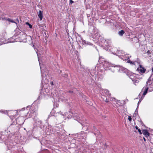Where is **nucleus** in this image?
I'll return each instance as SVG.
<instances>
[{
  "instance_id": "f257e3e1",
  "label": "nucleus",
  "mask_w": 153,
  "mask_h": 153,
  "mask_svg": "<svg viewBox=\"0 0 153 153\" xmlns=\"http://www.w3.org/2000/svg\"><path fill=\"white\" fill-rule=\"evenodd\" d=\"M130 78L131 79L136 85L139 82L140 79L139 75L138 74H134L131 75L129 76Z\"/></svg>"
},
{
  "instance_id": "f03ea898",
  "label": "nucleus",
  "mask_w": 153,
  "mask_h": 153,
  "mask_svg": "<svg viewBox=\"0 0 153 153\" xmlns=\"http://www.w3.org/2000/svg\"><path fill=\"white\" fill-rule=\"evenodd\" d=\"M146 70V69L140 65H139V67L137 69V71L142 73H144Z\"/></svg>"
},
{
  "instance_id": "7ed1b4c3",
  "label": "nucleus",
  "mask_w": 153,
  "mask_h": 153,
  "mask_svg": "<svg viewBox=\"0 0 153 153\" xmlns=\"http://www.w3.org/2000/svg\"><path fill=\"white\" fill-rule=\"evenodd\" d=\"M26 34L25 33H23L22 34H20L19 35V37L20 39L23 41L24 40L26 39Z\"/></svg>"
},
{
  "instance_id": "20e7f679",
  "label": "nucleus",
  "mask_w": 153,
  "mask_h": 153,
  "mask_svg": "<svg viewBox=\"0 0 153 153\" xmlns=\"http://www.w3.org/2000/svg\"><path fill=\"white\" fill-rule=\"evenodd\" d=\"M143 134L145 135L146 137L149 136L150 135V134L148 131L147 130L144 129L142 131Z\"/></svg>"
},
{
  "instance_id": "39448f33",
  "label": "nucleus",
  "mask_w": 153,
  "mask_h": 153,
  "mask_svg": "<svg viewBox=\"0 0 153 153\" xmlns=\"http://www.w3.org/2000/svg\"><path fill=\"white\" fill-rule=\"evenodd\" d=\"M38 16L40 20L41 21L42 20L43 18V13L41 11L39 10Z\"/></svg>"
},
{
  "instance_id": "423d86ee",
  "label": "nucleus",
  "mask_w": 153,
  "mask_h": 153,
  "mask_svg": "<svg viewBox=\"0 0 153 153\" xmlns=\"http://www.w3.org/2000/svg\"><path fill=\"white\" fill-rule=\"evenodd\" d=\"M125 32L123 30H121L120 31L118 32L119 34L121 36H122L123 34Z\"/></svg>"
},
{
  "instance_id": "0eeeda50",
  "label": "nucleus",
  "mask_w": 153,
  "mask_h": 153,
  "mask_svg": "<svg viewBox=\"0 0 153 153\" xmlns=\"http://www.w3.org/2000/svg\"><path fill=\"white\" fill-rule=\"evenodd\" d=\"M152 81L151 79H148L146 82L147 86L148 85H150L152 83Z\"/></svg>"
},
{
  "instance_id": "6e6552de",
  "label": "nucleus",
  "mask_w": 153,
  "mask_h": 153,
  "mask_svg": "<svg viewBox=\"0 0 153 153\" xmlns=\"http://www.w3.org/2000/svg\"><path fill=\"white\" fill-rule=\"evenodd\" d=\"M148 87H146L145 91H144L143 93V95L144 96H145L147 94V91H148Z\"/></svg>"
},
{
  "instance_id": "1a4fd4ad",
  "label": "nucleus",
  "mask_w": 153,
  "mask_h": 153,
  "mask_svg": "<svg viewBox=\"0 0 153 153\" xmlns=\"http://www.w3.org/2000/svg\"><path fill=\"white\" fill-rule=\"evenodd\" d=\"M135 128L136 129L138 130V131L139 132L140 134H142V133L140 130L139 128H138L137 126H135Z\"/></svg>"
},
{
  "instance_id": "9d476101",
  "label": "nucleus",
  "mask_w": 153,
  "mask_h": 153,
  "mask_svg": "<svg viewBox=\"0 0 153 153\" xmlns=\"http://www.w3.org/2000/svg\"><path fill=\"white\" fill-rule=\"evenodd\" d=\"M127 60L128 63H130V64H131L132 62L130 60L129 58H128L127 59Z\"/></svg>"
},
{
  "instance_id": "9b49d317",
  "label": "nucleus",
  "mask_w": 153,
  "mask_h": 153,
  "mask_svg": "<svg viewBox=\"0 0 153 153\" xmlns=\"http://www.w3.org/2000/svg\"><path fill=\"white\" fill-rule=\"evenodd\" d=\"M26 25H28V26H29V27L30 28H32V25L31 24H30V23H29L28 22H26Z\"/></svg>"
},
{
  "instance_id": "f8f14e48",
  "label": "nucleus",
  "mask_w": 153,
  "mask_h": 153,
  "mask_svg": "<svg viewBox=\"0 0 153 153\" xmlns=\"http://www.w3.org/2000/svg\"><path fill=\"white\" fill-rule=\"evenodd\" d=\"M152 51H150V50H148L146 52V53H147L148 55H149L151 53V52Z\"/></svg>"
},
{
  "instance_id": "ddd939ff",
  "label": "nucleus",
  "mask_w": 153,
  "mask_h": 153,
  "mask_svg": "<svg viewBox=\"0 0 153 153\" xmlns=\"http://www.w3.org/2000/svg\"><path fill=\"white\" fill-rule=\"evenodd\" d=\"M7 20L8 21L10 22H14L13 20H11V19H9V18H8V19H7Z\"/></svg>"
},
{
  "instance_id": "4468645a",
  "label": "nucleus",
  "mask_w": 153,
  "mask_h": 153,
  "mask_svg": "<svg viewBox=\"0 0 153 153\" xmlns=\"http://www.w3.org/2000/svg\"><path fill=\"white\" fill-rule=\"evenodd\" d=\"M8 111H3L2 112L3 113H4V114H7Z\"/></svg>"
},
{
  "instance_id": "2eb2a0df",
  "label": "nucleus",
  "mask_w": 153,
  "mask_h": 153,
  "mask_svg": "<svg viewBox=\"0 0 153 153\" xmlns=\"http://www.w3.org/2000/svg\"><path fill=\"white\" fill-rule=\"evenodd\" d=\"M128 119L130 122L131 121L132 118L130 116H128Z\"/></svg>"
},
{
  "instance_id": "dca6fc26",
  "label": "nucleus",
  "mask_w": 153,
  "mask_h": 153,
  "mask_svg": "<svg viewBox=\"0 0 153 153\" xmlns=\"http://www.w3.org/2000/svg\"><path fill=\"white\" fill-rule=\"evenodd\" d=\"M102 98L103 99V101H105V98H106V97L105 96H103L102 97Z\"/></svg>"
},
{
  "instance_id": "f3484780",
  "label": "nucleus",
  "mask_w": 153,
  "mask_h": 153,
  "mask_svg": "<svg viewBox=\"0 0 153 153\" xmlns=\"http://www.w3.org/2000/svg\"><path fill=\"white\" fill-rule=\"evenodd\" d=\"M136 62H137V61H134V62H132V63H131V64H132V65H135V63Z\"/></svg>"
},
{
  "instance_id": "a211bd4d",
  "label": "nucleus",
  "mask_w": 153,
  "mask_h": 153,
  "mask_svg": "<svg viewBox=\"0 0 153 153\" xmlns=\"http://www.w3.org/2000/svg\"><path fill=\"white\" fill-rule=\"evenodd\" d=\"M104 101L106 102H109V101L107 100V98H105Z\"/></svg>"
},
{
  "instance_id": "6ab92c4d",
  "label": "nucleus",
  "mask_w": 153,
  "mask_h": 153,
  "mask_svg": "<svg viewBox=\"0 0 153 153\" xmlns=\"http://www.w3.org/2000/svg\"><path fill=\"white\" fill-rule=\"evenodd\" d=\"M70 2L71 4H72L74 2V1L72 0H70Z\"/></svg>"
},
{
  "instance_id": "aec40b11",
  "label": "nucleus",
  "mask_w": 153,
  "mask_h": 153,
  "mask_svg": "<svg viewBox=\"0 0 153 153\" xmlns=\"http://www.w3.org/2000/svg\"><path fill=\"white\" fill-rule=\"evenodd\" d=\"M19 117L18 118H17V119H16V121H19Z\"/></svg>"
},
{
  "instance_id": "412c9836",
  "label": "nucleus",
  "mask_w": 153,
  "mask_h": 153,
  "mask_svg": "<svg viewBox=\"0 0 153 153\" xmlns=\"http://www.w3.org/2000/svg\"><path fill=\"white\" fill-rule=\"evenodd\" d=\"M143 140L145 141H146V139L144 137H143Z\"/></svg>"
},
{
  "instance_id": "4be33fe9",
  "label": "nucleus",
  "mask_w": 153,
  "mask_h": 153,
  "mask_svg": "<svg viewBox=\"0 0 153 153\" xmlns=\"http://www.w3.org/2000/svg\"><path fill=\"white\" fill-rule=\"evenodd\" d=\"M69 92L70 93H72L73 92V91H69Z\"/></svg>"
},
{
  "instance_id": "5701e85b",
  "label": "nucleus",
  "mask_w": 153,
  "mask_h": 153,
  "mask_svg": "<svg viewBox=\"0 0 153 153\" xmlns=\"http://www.w3.org/2000/svg\"><path fill=\"white\" fill-rule=\"evenodd\" d=\"M51 84L52 85H53V82H52V83H51Z\"/></svg>"
},
{
  "instance_id": "b1692460",
  "label": "nucleus",
  "mask_w": 153,
  "mask_h": 153,
  "mask_svg": "<svg viewBox=\"0 0 153 153\" xmlns=\"http://www.w3.org/2000/svg\"><path fill=\"white\" fill-rule=\"evenodd\" d=\"M152 71L153 72V67L152 68Z\"/></svg>"
}]
</instances>
